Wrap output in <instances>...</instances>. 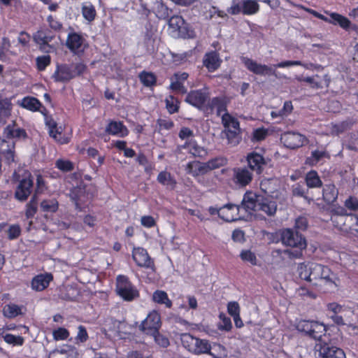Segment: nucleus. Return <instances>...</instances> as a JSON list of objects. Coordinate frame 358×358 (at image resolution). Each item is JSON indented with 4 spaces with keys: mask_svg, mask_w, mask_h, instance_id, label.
Segmentation results:
<instances>
[{
    "mask_svg": "<svg viewBox=\"0 0 358 358\" xmlns=\"http://www.w3.org/2000/svg\"><path fill=\"white\" fill-rule=\"evenodd\" d=\"M242 207L246 213L258 217L260 220H266V216H273L277 210L275 201L252 191L244 194Z\"/></svg>",
    "mask_w": 358,
    "mask_h": 358,
    "instance_id": "1",
    "label": "nucleus"
},
{
    "mask_svg": "<svg viewBox=\"0 0 358 358\" xmlns=\"http://www.w3.org/2000/svg\"><path fill=\"white\" fill-rule=\"evenodd\" d=\"M87 69V67L83 62L58 64L53 74V78L56 82L66 83L76 77L82 76Z\"/></svg>",
    "mask_w": 358,
    "mask_h": 358,
    "instance_id": "2",
    "label": "nucleus"
},
{
    "mask_svg": "<svg viewBox=\"0 0 358 358\" xmlns=\"http://www.w3.org/2000/svg\"><path fill=\"white\" fill-rule=\"evenodd\" d=\"M115 292L124 301H132L140 296L136 286L127 275L120 274L116 277Z\"/></svg>",
    "mask_w": 358,
    "mask_h": 358,
    "instance_id": "3",
    "label": "nucleus"
},
{
    "mask_svg": "<svg viewBox=\"0 0 358 358\" xmlns=\"http://www.w3.org/2000/svg\"><path fill=\"white\" fill-rule=\"evenodd\" d=\"M182 345L189 352L194 355L209 354L212 355L211 346L209 342L205 339L194 337L190 334H182L180 336Z\"/></svg>",
    "mask_w": 358,
    "mask_h": 358,
    "instance_id": "4",
    "label": "nucleus"
},
{
    "mask_svg": "<svg viewBox=\"0 0 358 358\" xmlns=\"http://www.w3.org/2000/svg\"><path fill=\"white\" fill-rule=\"evenodd\" d=\"M315 274L320 278L319 282L315 283V286H326L324 292H332L338 287V278L328 266L315 264Z\"/></svg>",
    "mask_w": 358,
    "mask_h": 358,
    "instance_id": "5",
    "label": "nucleus"
},
{
    "mask_svg": "<svg viewBox=\"0 0 358 358\" xmlns=\"http://www.w3.org/2000/svg\"><path fill=\"white\" fill-rule=\"evenodd\" d=\"M222 124L224 127V133L229 144L238 143V134L240 133L239 121L229 113L222 114Z\"/></svg>",
    "mask_w": 358,
    "mask_h": 358,
    "instance_id": "6",
    "label": "nucleus"
},
{
    "mask_svg": "<svg viewBox=\"0 0 358 358\" xmlns=\"http://www.w3.org/2000/svg\"><path fill=\"white\" fill-rule=\"evenodd\" d=\"M66 46L73 55L81 56L88 48V44L81 33L72 31L67 36Z\"/></svg>",
    "mask_w": 358,
    "mask_h": 358,
    "instance_id": "7",
    "label": "nucleus"
},
{
    "mask_svg": "<svg viewBox=\"0 0 358 358\" xmlns=\"http://www.w3.org/2000/svg\"><path fill=\"white\" fill-rule=\"evenodd\" d=\"M162 326L160 314L156 311L150 312L139 325V330L148 336L157 333Z\"/></svg>",
    "mask_w": 358,
    "mask_h": 358,
    "instance_id": "8",
    "label": "nucleus"
},
{
    "mask_svg": "<svg viewBox=\"0 0 358 358\" xmlns=\"http://www.w3.org/2000/svg\"><path fill=\"white\" fill-rule=\"evenodd\" d=\"M132 258L136 266L141 268L156 271L155 261L148 251L142 247H134L132 250Z\"/></svg>",
    "mask_w": 358,
    "mask_h": 358,
    "instance_id": "9",
    "label": "nucleus"
},
{
    "mask_svg": "<svg viewBox=\"0 0 358 358\" xmlns=\"http://www.w3.org/2000/svg\"><path fill=\"white\" fill-rule=\"evenodd\" d=\"M34 189V178L30 173L19 180L15 190V198L19 201H25Z\"/></svg>",
    "mask_w": 358,
    "mask_h": 358,
    "instance_id": "10",
    "label": "nucleus"
},
{
    "mask_svg": "<svg viewBox=\"0 0 358 358\" xmlns=\"http://www.w3.org/2000/svg\"><path fill=\"white\" fill-rule=\"evenodd\" d=\"M69 196L74 203L76 209L81 211L86 203L92 199V195L87 191L85 185H80L71 189Z\"/></svg>",
    "mask_w": 358,
    "mask_h": 358,
    "instance_id": "11",
    "label": "nucleus"
},
{
    "mask_svg": "<svg viewBox=\"0 0 358 358\" xmlns=\"http://www.w3.org/2000/svg\"><path fill=\"white\" fill-rule=\"evenodd\" d=\"M210 94L208 90L200 89L191 90L187 93L185 101L192 106L204 112L206 103L209 99Z\"/></svg>",
    "mask_w": 358,
    "mask_h": 358,
    "instance_id": "12",
    "label": "nucleus"
},
{
    "mask_svg": "<svg viewBox=\"0 0 358 358\" xmlns=\"http://www.w3.org/2000/svg\"><path fill=\"white\" fill-rule=\"evenodd\" d=\"M241 59L245 67L254 74L263 76L275 75V69L271 66L259 64L256 61L247 57H242Z\"/></svg>",
    "mask_w": 358,
    "mask_h": 358,
    "instance_id": "13",
    "label": "nucleus"
},
{
    "mask_svg": "<svg viewBox=\"0 0 358 358\" xmlns=\"http://www.w3.org/2000/svg\"><path fill=\"white\" fill-rule=\"evenodd\" d=\"M283 244L292 248H305L306 242L305 238L298 231H294L290 229H285L281 236Z\"/></svg>",
    "mask_w": 358,
    "mask_h": 358,
    "instance_id": "14",
    "label": "nucleus"
},
{
    "mask_svg": "<svg viewBox=\"0 0 358 358\" xmlns=\"http://www.w3.org/2000/svg\"><path fill=\"white\" fill-rule=\"evenodd\" d=\"M315 351L319 352L318 358H346L341 348L330 345L327 342L322 345L315 343Z\"/></svg>",
    "mask_w": 358,
    "mask_h": 358,
    "instance_id": "15",
    "label": "nucleus"
},
{
    "mask_svg": "<svg viewBox=\"0 0 358 358\" xmlns=\"http://www.w3.org/2000/svg\"><path fill=\"white\" fill-rule=\"evenodd\" d=\"M244 210L241 205L234 203H227L221 207L220 219L227 222H231L239 220L243 218V215L240 214V211Z\"/></svg>",
    "mask_w": 358,
    "mask_h": 358,
    "instance_id": "16",
    "label": "nucleus"
},
{
    "mask_svg": "<svg viewBox=\"0 0 358 358\" xmlns=\"http://www.w3.org/2000/svg\"><path fill=\"white\" fill-rule=\"evenodd\" d=\"M55 35L53 34L52 29H42L34 34V39L35 42L39 45V49L42 52H50L47 48H52V46L49 45L54 38Z\"/></svg>",
    "mask_w": 358,
    "mask_h": 358,
    "instance_id": "17",
    "label": "nucleus"
},
{
    "mask_svg": "<svg viewBox=\"0 0 358 358\" xmlns=\"http://www.w3.org/2000/svg\"><path fill=\"white\" fill-rule=\"evenodd\" d=\"M228 101L225 96H215L209 100L204 109V113L207 114H212L213 111L216 110L217 116H220L221 114L227 112Z\"/></svg>",
    "mask_w": 358,
    "mask_h": 358,
    "instance_id": "18",
    "label": "nucleus"
},
{
    "mask_svg": "<svg viewBox=\"0 0 358 358\" xmlns=\"http://www.w3.org/2000/svg\"><path fill=\"white\" fill-rule=\"evenodd\" d=\"M280 141L286 148L296 149L303 145L306 139L299 133L288 131L281 135Z\"/></svg>",
    "mask_w": 358,
    "mask_h": 358,
    "instance_id": "19",
    "label": "nucleus"
},
{
    "mask_svg": "<svg viewBox=\"0 0 358 358\" xmlns=\"http://www.w3.org/2000/svg\"><path fill=\"white\" fill-rule=\"evenodd\" d=\"M17 104L31 112H39L42 115L46 113V108L43 105L39 99L34 96H27L17 101Z\"/></svg>",
    "mask_w": 358,
    "mask_h": 358,
    "instance_id": "20",
    "label": "nucleus"
},
{
    "mask_svg": "<svg viewBox=\"0 0 358 358\" xmlns=\"http://www.w3.org/2000/svg\"><path fill=\"white\" fill-rule=\"evenodd\" d=\"M246 159L250 170L257 175L262 174L267 165L264 156L255 151L248 153Z\"/></svg>",
    "mask_w": 358,
    "mask_h": 358,
    "instance_id": "21",
    "label": "nucleus"
},
{
    "mask_svg": "<svg viewBox=\"0 0 358 358\" xmlns=\"http://www.w3.org/2000/svg\"><path fill=\"white\" fill-rule=\"evenodd\" d=\"M233 172L232 180L238 187H245L252 180V173L245 167L234 168Z\"/></svg>",
    "mask_w": 358,
    "mask_h": 358,
    "instance_id": "22",
    "label": "nucleus"
},
{
    "mask_svg": "<svg viewBox=\"0 0 358 358\" xmlns=\"http://www.w3.org/2000/svg\"><path fill=\"white\" fill-rule=\"evenodd\" d=\"M313 187V170H310L306 174L305 180L296 183L293 186L292 192L295 196L308 198V192L309 188Z\"/></svg>",
    "mask_w": 358,
    "mask_h": 358,
    "instance_id": "23",
    "label": "nucleus"
},
{
    "mask_svg": "<svg viewBox=\"0 0 358 358\" xmlns=\"http://www.w3.org/2000/svg\"><path fill=\"white\" fill-rule=\"evenodd\" d=\"M0 157L8 165L15 162V143L0 138Z\"/></svg>",
    "mask_w": 358,
    "mask_h": 358,
    "instance_id": "24",
    "label": "nucleus"
},
{
    "mask_svg": "<svg viewBox=\"0 0 358 358\" xmlns=\"http://www.w3.org/2000/svg\"><path fill=\"white\" fill-rule=\"evenodd\" d=\"M315 17L323 19L334 25H338L345 30H348L351 25V21L347 17L337 13H331L327 18L315 11Z\"/></svg>",
    "mask_w": 358,
    "mask_h": 358,
    "instance_id": "25",
    "label": "nucleus"
},
{
    "mask_svg": "<svg viewBox=\"0 0 358 358\" xmlns=\"http://www.w3.org/2000/svg\"><path fill=\"white\" fill-rule=\"evenodd\" d=\"M106 134L112 136L124 138L129 134L128 128L122 121L110 120L106 127Z\"/></svg>",
    "mask_w": 358,
    "mask_h": 358,
    "instance_id": "26",
    "label": "nucleus"
},
{
    "mask_svg": "<svg viewBox=\"0 0 358 358\" xmlns=\"http://www.w3.org/2000/svg\"><path fill=\"white\" fill-rule=\"evenodd\" d=\"M222 63L219 53L212 50L206 52L203 59V65L207 69L208 72L213 73L217 70Z\"/></svg>",
    "mask_w": 358,
    "mask_h": 358,
    "instance_id": "27",
    "label": "nucleus"
},
{
    "mask_svg": "<svg viewBox=\"0 0 358 358\" xmlns=\"http://www.w3.org/2000/svg\"><path fill=\"white\" fill-rule=\"evenodd\" d=\"M53 280V275L50 273H45L36 275L31 280L32 289L41 292L45 289Z\"/></svg>",
    "mask_w": 358,
    "mask_h": 358,
    "instance_id": "28",
    "label": "nucleus"
},
{
    "mask_svg": "<svg viewBox=\"0 0 358 358\" xmlns=\"http://www.w3.org/2000/svg\"><path fill=\"white\" fill-rule=\"evenodd\" d=\"M15 122H13V124H8L3 131L4 136L9 139L13 138H23L25 139L27 138V134L24 129L22 128H15Z\"/></svg>",
    "mask_w": 358,
    "mask_h": 358,
    "instance_id": "29",
    "label": "nucleus"
},
{
    "mask_svg": "<svg viewBox=\"0 0 358 358\" xmlns=\"http://www.w3.org/2000/svg\"><path fill=\"white\" fill-rule=\"evenodd\" d=\"M331 220L333 222L336 223V226L339 227L341 230H348V226L346 224L348 220L355 222L356 225L358 226V216L356 215L351 214L348 216L335 215L334 217H331ZM349 229H351V227H349Z\"/></svg>",
    "mask_w": 358,
    "mask_h": 358,
    "instance_id": "30",
    "label": "nucleus"
},
{
    "mask_svg": "<svg viewBox=\"0 0 358 358\" xmlns=\"http://www.w3.org/2000/svg\"><path fill=\"white\" fill-rule=\"evenodd\" d=\"M157 180L162 185L165 186L167 189H174L176 187V180L171 174V173L166 171H162L159 173Z\"/></svg>",
    "mask_w": 358,
    "mask_h": 358,
    "instance_id": "31",
    "label": "nucleus"
},
{
    "mask_svg": "<svg viewBox=\"0 0 358 358\" xmlns=\"http://www.w3.org/2000/svg\"><path fill=\"white\" fill-rule=\"evenodd\" d=\"M182 149H188L189 152L194 157H202L206 154V151L198 145L196 140H187L181 145Z\"/></svg>",
    "mask_w": 358,
    "mask_h": 358,
    "instance_id": "32",
    "label": "nucleus"
},
{
    "mask_svg": "<svg viewBox=\"0 0 358 358\" xmlns=\"http://www.w3.org/2000/svg\"><path fill=\"white\" fill-rule=\"evenodd\" d=\"M187 169L194 176L203 175L210 171L207 162L202 163L200 162H189L187 165Z\"/></svg>",
    "mask_w": 358,
    "mask_h": 358,
    "instance_id": "33",
    "label": "nucleus"
},
{
    "mask_svg": "<svg viewBox=\"0 0 358 358\" xmlns=\"http://www.w3.org/2000/svg\"><path fill=\"white\" fill-rule=\"evenodd\" d=\"M12 103L8 99H0V124H6L7 119L10 116Z\"/></svg>",
    "mask_w": 358,
    "mask_h": 358,
    "instance_id": "34",
    "label": "nucleus"
},
{
    "mask_svg": "<svg viewBox=\"0 0 358 358\" xmlns=\"http://www.w3.org/2000/svg\"><path fill=\"white\" fill-rule=\"evenodd\" d=\"M338 196V190L334 184L326 185L322 189V199L327 203H334Z\"/></svg>",
    "mask_w": 358,
    "mask_h": 358,
    "instance_id": "35",
    "label": "nucleus"
},
{
    "mask_svg": "<svg viewBox=\"0 0 358 358\" xmlns=\"http://www.w3.org/2000/svg\"><path fill=\"white\" fill-rule=\"evenodd\" d=\"M327 327L324 324L315 321V342L320 345L329 341L327 336Z\"/></svg>",
    "mask_w": 358,
    "mask_h": 358,
    "instance_id": "36",
    "label": "nucleus"
},
{
    "mask_svg": "<svg viewBox=\"0 0 358 358\" xmlns=\"http://www.w3.org/2000/svg\"><path fill=\"white\" fill-rule=\"evenodd\" d=\"M152 300L159 304L165 305L166 308H171L173 305L167 293L163 290H156L152 294Z\"/></svg>",
    "mask_w": 358,
    "mask_h": 358,
    "instance_id": "37",
    "label": "nucleus"
},
{
    "mask_svg": "<svg viewBox=\"0 0 358 358\" xmlns=\"http://www.w3.org/2000/svg\"><path fill=\"white\" fill-rule=\"evenodd\" d=\"M3 314L7 318H15L22 314L21 308L15 303H9L3 308Z\"/></svg>",
    "mask_w": 358,
    "mask_h": 358,
    "instance_id": "38",
    "label": "nucleus"
},
{
    "mask_svg": "<svg viewBox=\"0 0 358 358\" xmlns=\"http://www.w3.org/2000/svg\"><path fill=\"white\" fill-rule=\"evenodd\" d=\"M259 6L255 0H243L242 2V13L251 15L259 11Z\"/></svg>",
    "mask_w": 358,
    "mask_h": 358,
    "instance_id": "39",
    "label": "nucleus"
},
{
    "mask_svg": "<svg viewBox=\"0 0 358 358\" xmlns=\"http://www.w3.org/2000/svg\"><path fill=\"white\" fill-rule=\"evenodd\" d=\"M40 207L43 212L54 213L59 208V203L56 199H44L41 201Z\"/></svg>",
    "mask_w": 358,
    "mask_h": 358,
    "instance_id": "40",
    "label": "nucleus"
},
{
    "mask_svg": "<svg viewBox=\"0 0 358 358\" xmlns=\"http://www.w3.org/2000/svg\"><path fill=\"white\" fill-rule=\"evenodd\" d=\"M141 83L145 87H152L156 85L157 76L152 72L143 71L138 75Z\"/></svg>",
    "mask_w": 358,
    "mask_h": 358,
    "instance_id": "41",
    "label": "nucleus"
},
{
    "mask_svg": "<svg viewBox=\"0 0 358 358\" xmlns=\"http://www.w3.org/2000/svg\"><path fill=\"white\" fill-rule=\"evenodd\" d=\"M166 108L169 114H174L179 111L180 102L177 97L169 95L165 99Z\"/></svg>",
    "mask_w": 358,
    "mask_h": 358,
    "instance_id": "42",
    "label": "nucleus"
},
{
    "mask_svg": "<svg viewBox=\"0 0 358 358\" xmlns=\"http://www.w3.org/2000/svg\"><path fill=\"white\" fill-rule=\"evenodd\" d=\"M296 329L299 331L308 335L310 338H313V321L301 320L297 323Z\"/></svg>",
    "mask_w": 358,
    "mask_h": 358,
    "instance_id": "43",
    "label": "nucleus"
},
{
    "mask_svg": "<svg viewBox=\"0 0 358 358\" xmlns=\"http://www.w3.org/2000/svg\"><path fill=\"white\" fill-rule=\"evenodd\" d=\"M43 116L44 117L45 124L48 127L50 136L55 137V134H57V129L59 128L57 127V123L52 117L49 115V111L47 108L45 114L43 115Z\"/></svg>",
    "mask_w": 358,
    "mask_h": 358,
    "instance_id": "44",
    "label": "nucleus"
},
{
    "mask_svg": "<svg viewBox=\"0 0 358 358\" xmlns=\"http://www.w3.org/2000/svg\"><path fill=\"white\" fill-rule=\"evenodd\" d=\"M38 208V196L34 194L30 201L26 205L25 216L27 218L30 219L34 217L37 212Z\"/></svg>",
    "mask_w": 358,
    "mask_h": 358,
    "instance_id": "45",
    "label": "nucleus"
},
{
    "mask_svg": "<svg viewBox=\"0 0 358 358\" xmlns=\"http://www.w3.org/2000/svg\"><path fill=\"white\" fill-rule=\"evenodd\" d=\"M82 15L83 17L88 22H92L96 15V11L94 5L91 3L83 4L82 6Z\"/></svg>",
    "mask_w": 358,
    "mask_h": 358,
    "instance_id": "46",
    "label": "nucleus"
},
{
    "mask_svg": "<svg viewBox=\"0 0 358 358\" xmlns=\"http://www.w3.org/2000/svg\"><path fill=\"white\" fill-rule=\"evenodd\" d=\"M293 110V105L291 101H285L283 106L278 111H272L271 116L273 117H283L288 116Z\"/></svg>",
    "mask_w": 358,
    "mask_h": 358,
    "instance_id": "47",
    "label": "nucleus"
},
{
    "mask_svg": "<svg viewBox=\"0 0 358 358\" xmlns=\"http://www.w3.org/2000/svg\"><path fill=\"white\" fill-rule=\"evenodd\" d=\"M207 166L210 171L215 170L227 164V159L224 157L219 156L208 160Z\"/></svg>",
    "mask_w": 358,
    "mask_h": 358,
    "instance_id": "48",
    "label": "nucleus"
},
{
    "mask_svg": "<svg viewBox=\"0 0 358 358\" xmlns=\"http://www.w3.org/2000/svg\"><path fill=\"white\" fill-rule=\"evenodd\" d=\"M259 187L262 192L267 195H271L275 192V188L273 179H264L260 182Z\"/></svg>",
    "mask_w": 358,
    "mask_h": 358,
    "instance_id": "49",
    "label": "nucleus"
},
{
    "mask_svg": "<svg viewBox=\"0 0 358 358\" xmlns=\"http://www.w3.org/2000/svg\"><path fill=\"white\" fill-rule=\"evenodd\" d=\"M240 257L243 262H248L252 266L257 264V257L250 250H243L240 253Z\"/></svg>",
    "mask_w": 358,
    "mask_h": 358,
    "instance_id": "50",
    "label": "nucleus"
},
{
    "mask_svg": "<svg viewBox=\"0 0 358 358\" xmlns=\"http://www.w3.org/2000/svg\"><path fill=\"white\" fill-rule=\"evenodd\" d=\"M51 63V57L49 55L38 56L36 59L38 71H44Z\"/></svg>",
    "mask_w": 358,
    "mask_h": 358,
    "instance_id": "51",
    "label": "nucleus"
},
{
    "mask_svg": "<svg viewBox=\"0 0 358 358\" xmlns=\"http://www.w3.org/2000/svg\"><path fill=\"white\" fill-rule=\"evenodd\" d=\"M55 167L63 172H70L74 169V164L70 160L59 159L55 162Z\"/></svg>",
    "mask_w": 358,
    "mask_h": 358,
    "instance_id": "52",
    "label": "nucleus"
},
{
    "mask_svg": "<svg viewBox=\"0 0 358 358\" xmlns=\"http://www.w3.org/2000/svg\"><path fill=\"white\" fill-rule=\"evenodd\" d=\"M49 27L55 32H60L63 29L62 23L52 15L47 17Z\"/></svg>",
    "mask_w": 358,
    "mask_h": 358,
    "instance_id": "53",
    "label": "nucleus"
},
{
    "mask_svg": "<svg viewBox=\"0 0 358 358\" xmlns=\"http://www.w3.org/2000/svg\"><path fill=\"white\" fill-rule=\"evenodd\" d=\"M21 234V228L19 224H15L9 226L7 230V236L9 240L17 238Z\"/></svg>",
    "mask_w": 358,
    "mask_h": 358,
    "instance_id": "54",
    "label": "nucleus"
},
{
    "mask_svg": "<svg viewBox=\"0 0 358 358\" xmlns=\"http://www.w3.org/2000/svg\"><path fill=\"white\" fill-rule=\"evenodd\" d=\"M52 336L55 341H64L69 336V332L64 327H59L53 331Z\"/></svg>",
    "mask_w": 358,
    "mask_h": 358,
    "instance_id": "55",
    "label": "nucleus"
},
{
    "mask_svg": "<svg viewBox=\"0 0 358 358\" xmlns=\"http://www.w3.org/2000/svg\"><path fill=\"white\" fill-rule=\"evenodd\" d=\"M4 341L8 344L22 345L24 339L20 336H15L11 334H6L3 337Z\"/></svg>",
    "mask_w": 358,
    "mask_h": 358,
    "instance_id": "56",
    "label": "nucleus"
},
{
    "mask_svg": "<svg viewBox=\"0 0 358 358\" xmlns=\"http://www.w3.org/2000/svg\"><path fill=\"white\" fill-rule=\"evenodd\" d=\"M150 336L154 338L155 342L159 346L162 348H166L169 345V338L159 333V330L157 331V333L152 334Z\"/></svg>",
    "mask_w": 358,
    "mask_h": 358,
    "instance_id": "57",
    "label": "nucleus"
},
{
    "mask_svg": "<svg viewBox=\"0 0 358 358\" xmlns=\"http://www.w3.org/2000/svg\"><path fill=\"white\" fill-rule=\"evenodd\" d=\"M157 124L158 126L159 131L163 129L171 130L174 127V122L170 119L159 118L157 120Z\"/></svg>",
    "mask_w": 358,
    "mask_h": 358,
    "instance_id": "58",
    "label": "nucleus"
},
{
    "mask_svg": "<svg viewBox=\"0 0 358 358\" xmlns=\"http://www.w3.org/2000/svg\"><path fill=\"white\" fill-rule=\"evenodd\" d=\"M349 129V123L348 122H341L338 124H335L332 127V132L336 135L344 133Z\"/></svg>",
    "mask_w": 358,
    "mask_h": 358,
    "instance_id": "59",
    "label": "nucleus"
},
{
    "mask_svg": "<svg viewBox=\"0 0 358 358\" xmlns=\"http://www.w3.org/2000/svg\"><path fill=\"white\" fill-rule=\"evenodd\" d=\"M46 189L45 181L42 175L38 174L36 176V187L34 194L42 193Z\"/></svg>",
    "mask_w": 358,
    "mask_h": 358,
    "instance_id": "60",
    "label": "nucleus"
},
{
    "mask_svg": "<svg viewBox=\"0 0 358 358\" xmlns=\"http://www.w3.org/2000/svg\"><path fill=\"white\" fill-rule=\"evenodd\" d=\"M169 23L171 27L179 29L184 24V20L182 16L173 15L170 17Z\"/></svg>",
    "mask_w": 358,
    "mask_h": 358,
    "instance_id": "61",
    "label": "nucleus"
},
{
    "mask_svg": "<svg viewBox=\"0 0 358 358\" xmlns=\"http://www.w3.org/2000/svg\"><path fill=\"white\" fill-rule=\"evenodd\" d=\"M240 306L236 301H230L227 304V312L231 316L240 314Z\"/></svg>",
    "mask_w": 358,
    "mask_h": 358,
    "instance_id": "62",
    "label": "nucleus"
},
{
    "mask_svg": "<svg viewBox=\"0 0 358 358\" xmlns=\"http://www.w3.org/2000/svg\"><path fill=\"white\" fill-rule=\"evenodd\" d=\"M141 224L146 228H152L156 225V221L151 215H144L141 219Z\"/></svg>",
    "mask_w": 358,
    "mask_h": 358,
    "instance_id": "63",
    "label": "nucleus"
},
{
    "mask_svg": "<svg viewBox=\"0 0 358 358\" xmlns=\"http://www.w3.org/2000/svg\"><path fill=\"white\" fill-rule=\"evenodd\" d=\"M345 206L348 209L352 210H358V199L354 196H350L348 199H346L345 202Z\"/></svg>",
    "mask_w": 358,
    "mask_h": 358,
    "instance_id": "64",
    "label": "nucleus"
}]
</instances>
